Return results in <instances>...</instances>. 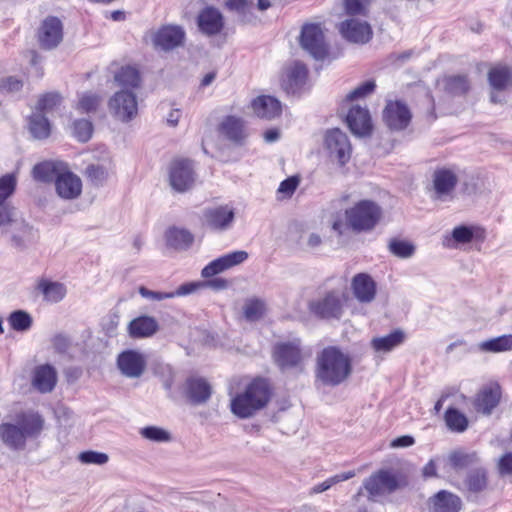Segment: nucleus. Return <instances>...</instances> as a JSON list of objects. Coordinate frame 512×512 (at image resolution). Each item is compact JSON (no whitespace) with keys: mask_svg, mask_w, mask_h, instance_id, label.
<instances>
[{"mask_svg":"<svg viewBox=\"0 0 512 512\" xmlns=\"http://www.w3.org/2000/svg\"><path fill=\"white\" fill-rule=\"evenodd\" d=\"M274 395V387L268 378H252L241 392L230 401L231 412L240 419H247L266 408Z\"/></svg>","mask_w":512,"mask_h":512,"instance_id":"nucleus-1","label":"nucleus"},{"mask_svg":"<svg viewBox=\"0 0 512 512\" xmlns=\"http://www.w3.org/2000/svg\"><path fill=\"white\" fill-rule=\"evenodd\" d=\"M352 373V360L337 346H327L317 355L315 377L322 384L337 386Z\"/></svg>","mask_w":512,"mask_h":512,"instance_id":"nucleus-2","label":"nucleus"},{"mask_svg":"<svg viewBox=\"0 0 512 512\" xmlns=\"http://www.w3.org/2000/svg\"><path fill=\"white\" fill-rule=\"evenodd\" d=\"M17 424H0V439L14 450L23 449L28 437H37L43 430L44 419L38 412L22 411L16 415Z\"/></svg>","mask_w":512,"mask_h":512,"instance_id":"nucleus-3","label":"nucleus"},{"mask_svg":"<svg viewBox=\"0 0 512 512\" xmlns=\"http://www.w3.org/2000/svg\"><path fill=\"white\" fill-rule=\"evenodd\" d=\"M407 485L408 479L405 474L394 473L390 469H379L363 482L368 500L372 502H376L380 497L391 494Z\"/></svg>","mask_w":512,"mask_h":512,"instance_id":"nucleus-4","label":"nucleus"},{"mask_svg":"<svg viewBox=\"0 0 512 512\" xmlns=\"http://www.w3.org/2000/svg\"><path fill=\"white\" fill-rule=\"evenodd\" d=\"M382 214L381 207L372 200H360L345 211L347 225L355 232L373 230Z\"/></svg>","mask_w":512,"mask_h":512,"instance_id":"nucleus-5","label":"nucleus"},{"mask_svg":"<svg viewBox=\"0 0 512 512\" xmlns=\"http://www.w3.org/2000/svg\"><path fill=\"white\" fill-rule=\"evenodd\" d=\"M310 356L300 338L277 342L272 349V359L281 370H304L305 361Z\"/></svg>","mask_w":512,"mask_h":512,"instance_id":"nucleus-6","label":"nucleus"},{"mask_svg":"<svg viewBox=\"0 0 512 512\" xmlns=\"http://www.w3.org/2000/svg\"><path fill=\"white\" fill-rule=\"evenodd\" d=\"M348 294L336 290L327 291L321 298L309 302L310 313L320 319H339L344 312Z\"/></svg>","mask_w":512,"mask_h":512,"instance_id":"nucleus-7","label":"nucleus"},{"mask_svg":"<svg viewBox=\"0 0 512 512\" xmlns=\"http://www.w3.org/2000/svg\"><path fill=\"white\" fill-rule=\"evenodd\" d=\"M36 39L42 50L56 49L64 39V24L53 15L45 17L37 28Z\"/></svg>","mask_w":512,"mask_h":512,"instance_id":"nucleus-8","label":"nucleus"},{"mask_svg":"<svg viewBox=\"0 0 512 512\" xmlns=\"http://www.w3.org/2000/svg\"><path fill=\"white\" fill-rule=\"evenodd\" d=\"M169 183L177 192L190 190L196 179L193 162L188 158L177 157L169 165Z\"/></svg>","mask_w":512,"mask_h":512,"instance_id":"nucleus-9","label":"nucleus"},{"mask_svg":"<svg viewBox=\"0 0 512 512\" xmlns=\"http://www.w3.org/2000/svg\"><path fill=\"white\" fill-rule=\"evenodd\" d=\"M299 40L301 47L314 58L322 60L328 55V47L320 24H304Z\"/></svg>","mask_w":512,"mask_h":512,"instance_id":"nucleus-10","label":"nucleus"},{"mask_svg":"<svg viewBox=\"0 0 512 512\" xmlns=\"http://www.w3.org/2000/svg\"><path fill=\"white\" fill-rule=\"evenodd\" d=\"M324 146L329 156L337 160L339 165H346L352 154V146L348 136L339 128L330 129L325 133Z\"/></svg>","mask_w":512,"mask_h":512,"instance_id":"nucleus-11","label":"nucleus"},{"mask_svg":"<svg viewBox=\"0 0 512 512\" xmlns=\"http://www.w3.org/2000/svg\"><path fill=\"white\" fill-rule=\"evenodd\" d=\"M382 117L390 130L402 131L410 125L412 113L404 101L389 100L383 109Z\"/></svg>","mask_w":512,"mask_h":512,"instance_id":"nucleus-12","label":"nucleus"},{"mask_svg":"<svg viewBox=\"0 0 512 512\" xmlns=\"http://www.w3.org/2000/svg\"><path fill=\"white\" fill-rule=\"evenodd\" d=\"M502 398V388L496 381L483 385L472 399L475 412L489 416L499 405Z\"/></svg>","mask_w":512,"mask_h":512,"instance_id":"nucleus-13","label":"nucleus"},{"mask_svg":"<svg viewBox=\"0 0 512 512\" xmlns=\"http://www.w3.org/2000/svg\"><path fill=\"white\" fill-rule=\"evenodd\" d=\"M110 112L123 122L133 119L138 112L136 95L133 91H118L108 101Z\"/></svg>","mask_w":512,"mask_h":512,"instance_id":"nucleus-14","label":"nucleus"},{"mask_svg":"<svg viewBox=\"0 0 512 512\" xmlns=\"http://www.w3.org/2000/svg\"><path fill=\"white\" fill-rule=\"evenodd\" d=\"M307 77L306 65L300 61H294L283 68L280 76L281 86L287 93H295L306 83Z\"/></svg>","mask_w":512,"mask_h":512,"instance_id":"nucleus-15","label":"nucleus"},{"mask_svg":"<svg viewBox=\"0 0 512 512\" xmlns=\"http://www.w3.org/2000/svg\"><path fill=\"white\" fill-rule=\"evenodd\" d=\"M342 36L353 43L365 44L372 39L373 31L367 21L355 18L346 19L339 25Z\"/></svg>","mask_w":512,"mask_h":512,"instance_id":"nucleus-16","label":"nucleus"},{"mask_svg":"<svg viewBox=\"0 0 512 512\" xmlns=\"http://www.w3.org/2000/svg\"><path fill=\"white\" fill-rule=\"evenodd\" d=\"M235 213L228 205L207 208L203 213V225L215 231L228 229L233 223Z\"/></svg>","mask_w":512,"mask_h":512,"instance_id":"nucleus-17","label":"nucleus"},{"mask_svg":"<svg viewBox=\"0 0 512 512\" xmlns=\"http://www.w3.org/2000/svg\"><path fill=\"white\" fill-rule=\"evenodd\" d=\"M486 229L479 225H459L456 226L450 237L445 238L447 247H456L459 244H468L472 241L483 243L486 240Z\"/></svg>","mask_w":512,"mask_h":512,"instance_id":"nucleus-18","label":"nucleus"},{"mask_svg":"<svg viewBox=\"0 0 512 512\" xmlns=\"http://www.w3.org/2000/svg\"><path fill=\"white\" fill-rule=\"evenodd\" d=\"M217 130L220 135L237 145H243L248 137L245 120L233 115L225 116Z\"/></svg>","mask_w":512,"mask_h":512,"instance_id":"nucleus-19","label":"nucleus"},{"mask_svg":"<svg viewBox=\"0 0 512 512\" xmlns=\"http://www.w3.org/2000/svg\"><path fill=\"white\" fill-rule=\"evenodd\" d=\"M184 40L185 31L179 25H162L153 37L155 47L164 51H170L182 46Z\"/></svg>","mask_w":512,"mask_h":512,"instance_id":"nucleus-20","label":"nucleus"},{"mask_svg":"<svg viewBox=\"0 0 512 512\" xmlns=\"http://www.w3.org/2000/svg\"><path fill=\"white\" fill-rule=\"evenodd\" d=\"M247 258L248 253L242 250L225 254L207 264L202 269L201 276L206 279L214 277L234 266L243 263Z\"/></svg>","mask_w":512,"mask_h":512,"instance_id":"nucleus-21","label":"nucleus"},{"mask_svg":"<svg viewBox=\"0 0 512 512\" xmlns=\"http://www.w3.org/2000/svg\"><path fill=\"white\" fill-rule=\"evenodd\" d=\"M351 290L358 302L367 304L375 300L377 284L368 273H357L351 280Z\"/></svg>","mask_w":512,"mask_h":512,"instance_id":"nucleus-22","label":"nucleus"},{"mask_svg":"<svg viewBox=\"0 0 512 512\" xmlns=\"http://www.w3.org/2000/svg\"><path fill=\"white\" fill-rule=\"evenodd\" d=\"M117 365L123 375L130 378H138L145 371L146 359L140 352L126 350L119 354Z\"/></svg>","mask_w":512,"mask_h":512,"instance_id":"nucleus-23","label":"nucleus"},{"mask_svg":"<svg viewBox=\"0 0 512 512\" xmlns=\"http://www.w3.org/2000/svg\"><path fill=\"white\" fill-rule=\"evenodd\" d=\"M222 13L213 6L203 8L197 16L199 30L207 36H215L224 28Z\"/></svg>","mask_w":512,"mask_h":512,"instance_id":"nucleus-24","label":"nucleus"},{"mask_svg":"<svg viewBox=\"0 0 512 512\" xmlns=\"http://www.w3.org/2000/svg\"><path fill=\"white\" fill-rule=\"evenodd\" d=\"M346 122L351 132L358 136H369L373 129L369 111L358 105L349 109Z\"/></svg>","mask_w":512,"mask_h":512,"instance_id":"nucleus-25","label":"nucleus"},{"mask_svg":"<svg viewBox=\"0 0 512 512\" xmlns=\"http://www.w3.org/2000/svg\"><path fill=\"white\" fill-rule=\"evenodd\" d=\"M430 512H460L462 509L461 498L447 490H440L427 501Z\"/></svg>","mask_w":512,"mask_h":512,"instance_id":"nucleus-26","label":"nucleus"},{"mask_svg":"<svg viewBox=\"0 0 512 512\" xmlns=\"http://www.w3.org/2000/svg\"><path fill=\"white\" fill-rule=\"evenodd\" d=\"M432 183L436 198L441 199L453 193L458 184V176L450 168H437L433 173Z\"/></svg>","mask_w":512,"mask_h":512,"instance_id":"nucleus-27","label":"nucleus"},{"mask_svg":"<svg viewBox=\"0 0 512 512\" xmlns=\"http://www.w3.org/2000/svg\"><path fill=\"white\" fill-rule=\"evenodd\" d=\"M114 81L122 91H133L141 87L142 75L138 65L125 64L114 71Z\"/></svg>","mask_w":512,"mask_h":512,"instance_id":"nucleus-28","label":"nucleus"},{"mask_svg":"<svg viewBox=\"0 0 512 512\" xmlns=\"http://www.w3.org/2000/svg\"><path fill=\"white\" fill-rule=\"evenodd\" d=\"M465 491L469 494L480 495L490 489L489 471L479 466L468 471L464 478Z\"/></svg>","mask_w":512,"mask_h":512,"instance_id":"nucleus-29","label":"nucleus"},{"mask_svg":"<svg viewBox=\"0 0 512 512\" xmlns=\"http://www.w3.org/2000/svg\"><path fill=\"white\" fill-rule=\"evenodd\" d=\"M58 195L64 199H75L82 191L81 179L71 171L61 172L55 180Z\"/></svg>","mask_w":512,"mask_h":512,"instance_id":"nucleus-30","label":"nucleus"},{"mask_svg":"<svg viewBox=\"0 0 512 512\" xmlns=\"http://www.w3.org/2000/svg\"><path fill=\"white\" fill-rule=\"evenodd\" d=\"M160 326L155 317L141 315L128 324V334L133 339H143L152 337L159 330Z\"/></svg>","mask_w":512,"mask_h":512,"instance_id":"nucleus-31","label":"nucleus"},{"mask_svg":"<svg viewBox=\"0 0 512 512\" xmlns=\"http://www.w3.org/2000/svg\"><path fill=\"white\" fill-rule=\"evenodd\" d=\"M186 396L192 404L206 403L212 395L210 383L202 377H190L186 380Z\"/></svg>","mask_w":512,"mask_h":512,"instance_id":"nucleus-32","label":"nucleus"},{"mask_svg":"<svg viewBox=\"0 0 512 512\" xmlns=\"http://www.w3.org/2000/svg\"><path fill=\"white\" fill-rule=\"evenodd\" d=\"M251 108L257 117L267 120L280 116L282 112L281 103L269 95H261L253 99Z\"/></svg>","mask_w":512,"mask_h":512,"instance_id":"nucleus-33","label":"nucleus"},{"mask_svg":"<svg viewBox=\"0 0 512 512\" xmlns=\"http://www.w3.org/2000/svg\"><path fill=\"white\" fill-rule=\"evenodd\" d=\"M57 383L56 370L49 364L37 366L33 373L32 384L41 393L51 392Z\"/></svg>","mask_w":512,"mask_h":512,"instance_id":"nucleus-34","label":"nucleus"},{"mask_svg":"<svg viewBox=\"0 0 512 512\" xmlns=\"http://www.w3.org/2000/svg\"><path fill=\"white\" fill-rule=\"evenodd\" d=\"M487 76L490 86L497 91H504L512 86V67L506 64L497 63L491 66Z\"/></svg>","mask_w":512,"mask_h":512,"instance_id":"nucleus-35","label":"nucleus"},{"mask_svg":"<svg viewBox=\"0 0 512 512\" xmlns=\"http://www.w3.org/2000/svg\"><path fill=\"white\" fill-rule=\"evenodd\" d=\"M442 83L445 93L451 96H465L471 89V82L466 74L446 75Z\"/></svg>","mask_w":512,"mask_h":512,"instance_id":"nucleus-36","label":"nucleus"},{"mask_svg":"<svg viewBox=\"0 0 512 512\" xmlns=\"http://www.w3.org/2000/svg\"><path fill=\"white\" fill-rule=\"evenodd\" d=\"M61 168L66 169V165L62 162L42 161L33 167L32 176L38 182L50 183L56 180Z\"/></svg>","mask_w":512,"mask_h":512,"instance_id":"nucleus-37","label":"nucleus"},{"mask_svg":"<svg viewBox=\"0 0 512 512\" xmlns=\"http://www.w3.org/2000/svg\"><path fill=\"white\" fill-rule=\"evenodd\" d=\"M28 130L35 139L44 140L51 134V124L46 115L33 111L28 117Z\"/></svg>","mask_w":512,"mask_h":512,"instance_id":"nucleus-38","label":"nucleus"},{"mask_svg":"<svg viewBox=\"0 0 512 512\" xmlns=\"http://www.w3.org/2000/svg\"><path fill=\"white\" fill-rule=\"evenodd\" d=\"M448 465L455 471L466 469L479 462V456L477 452H467L463 449H456L449 453Z\"/></svg>","mask_w":512,"mask_h":512,"instance_id":"nucleus-39","label":"nucleus"},{"mask_svg":"<svg viewBox=\"0 0 512 512\" xmlns=\"http://www.w3.org/2000/svg\"><path fill=\"white\" fill-rule=\"evenodd\" d=\"M405 340V333L396 329L383 337H376L371 340L372 348L377 352H389L401 345Z\"/></svg>","mask_w":512,"mask_h":512,"instance_id":"nucleus-40","label":"nucleus"},{"mask_svg":"<svg viewBox=\"0 0 512 512\" xmlns=\"http://www.w3.org/2000/svg\"><path fill=\"white\" fill-rule=\"evenodd\" d=\"M103 97L101 94L86 91L78 96L75 109L81 114L96 113L102 106Z\"/></svg>","mask_w":512,"mask_h":512,"instance_id":"nucleus-41","label":"nucleus"},{"mask_svg":"<svg viewBox=\"0 0 512 512\" xmlns=\"http://www.w3.org/2000/svg\"><path fill=\"white\" fill-rule=\"evenodd\" d=\"M166 241L176 249H187L193 244L194 236L187 229L171 227L166 232Z\"/></svg>","mask_w":512,"mask_h":512,"instance_id":"nucleus-42","label":"nucleus"},{"mask_svg":"<svg viewBox=\"0 0 512 512\" xmlns=\"http://www.w3.org/2000/svg\"><path fill=\"white\" fill-rule=\"evenodd\" d=\"M224 6L227 10L237 13L240 21L244 24L250 23L256 18L253 14V0H226Z\"/></svg>","mask_w":512,"mask_h":512,"instance_id":"nucleus-43","label":"nucleus"},{"mask_svg":"<svg viewBox=\"0 0 512 512\" xmlns=\"http://www.w3.org/2000/svg\"><path fill=\"white\" fill-rule=\"evenodd\" d=\"M37 289L43 294L45 300L50 302H59L66 294V288L63 284L44 278L38 281Z\"/></svg>","mask_w":512,"mask_h":512,"instance_id":"nucleus-44","label":"nucleus"},{"mask_svg":"<svg viewBox=\"0 0 512 512\" xmlns=\"http://www.w3.org/2000/svg\"><path fill=\"white\" fill-rule=\"evenodd\" d=\"M447 428L456 433H463L469 426V420L464 413L454 407H449L444 413Z\"/></svg>","mask_w":512,"mask_h":512,"instance_id":"nucleus-45","label":"nucleus"},{"mask_svg":"<svg viewBox=\"0 0 512 512\" xmlns=\"http://www.w3.org/2000/svg\"><path fill=\"white\" fill-rule=\"evenodd\" d=\"M63 101L59 92H45L39 95L34 111L46 115L58 109Z\"/></svg>","mask_w":512,"mask_h":512,"instance_id":"nucleus-46","label":"nucleus"},{"mask_svg":"<svg viewBox=\"0 0 512 512\" xmlns=\"http://www.w3.org/2000/svg\"><path fill=\"white\" fill-rule=\"evenodd\" d=\"M482 352L501 353L512 350V335L505 334L479 343Z\"/></svg>","mask_w":512,"mask_h":512,"instance_id":"nucleus-47","label":"nucleus"},{"mask_svg":"<svg viewBox=\"0 0 512 512\" xmlns=\"http://www.w3.org/2000/svg\"><path fill=\"white\" fill-rule=\"evenodd\" d=\"M373 0H343V8L350 17H367Z\"/></svg>","mask_w":512,"mask_h":512,"instance_id":"nucleus-48","label":"nucleus"},{"mask_svg":"<svg viewBox=\"0 0 512 512\" xmlns=\"http://www.w3.org/2000/svg\"><path fill=\"white\" fill-rule=\"evenodd\" d=\"M266 312L265 302L258 298H250L246 300L243 313L247 320L257 321L261 319Z\"/></svg>","mask_w":512,"mask_h":512,"instance_id":"nucleus-49","label":"nucleus"},{"mask_svg":"<svg viewBox=\"0 0 512 512\" xmlns=\"http://www.w3.org/2000/svg\"><path fill=\"white\" fill-rule=\"evenodd\" d=\"M7 320L11 329L20 332L29 330L33 323L30 314L24 310L13 311Z\"/></svg>","mask_w":512,"mask_h":512,"instance_id":"nucleus-50","label":"nucleus"},{"mask_svg":"<svg viewBox=\"0 0 512 512\" xmlns=\"http://www.w3.org/2000/svg\"><path fill=\"white\" fill-rule=\"evenodd\" d=\"M355 476H356V472L354 470L336 474L334 476L327 478L322 483H319V484L315 485L314 487H312L310 490V494L313 495V494L322 493V492L330 489L333 485L338 484L343 481H346V480H349Z\"/></svg>","mask_w":512,"mask_h":512,"instance_id":"nucleus-51","label":"nucleus"},{"mask_svg":"<svg viewBox=\"0 0 512 512\" xmlns=\"http://www.w3.org/2000/svg\"><path fill=\"white\" fill-rule=\"evenodd\" d=\"M93 125L86 119L75 120L72 124V134L79 142H88L93 134Z\"/></svg>","mask_w":512,"mask_h":512,"instance_id":"nucleus-52","label":"nucleus"},{"mask_svg":"<svg viewBox=\"0 0 512 512\" xmlns=\"http://www.w3.org/2000/svg\"><path fill=\"white\" fill-rule=\"evenodd\" d=\"M390 252L399 258H409L415 252V247L412 243L400 239H391L389 242Z\"/></svg>","mask_w":512,"mask_h":512,"instance_id":"nucleus-53","label":"nucleus"},{"mask_svg":"<svg viewBox=\"0 0 512 512\" xmlns=\"http://www.w3.org/2000/svg\"><path fill=\"white\" fill-rule=\"evenodd\" d=\"M140 435L153 442H169L171 435L168 431L157 426H147L140 430Z\"/></svg>","mask_w":512,"mask_h":512,"instance_id":"nucleus-54","label":"nucleus"},{"mask_svg":"<svg viewBox=\"0 0 512 512\" xmlns=\"http://www.w3.org/2000/svg\"><path fill=\"white\" fill-rule=\"evenodd\" d=\"M376 83L374 80H367L360 85H358L355 89H353L350 93H348L345 97V101L352 102L357 99H362L372 94L375 91Z\"/></svg>","mask_w":512,"mask_h":512,"instance_id":"nucleus-55","label":"nucleus"},{"mask_svg":"<svg viewBox=\"0 0 512 512\" xmlns=\"http://www.w3.org/2000/svg\"><path fill=\"white\" fill-rule=\"evenodd\" d=\"M86 178L94 185L102 184L108 177L107 169L98 164H90L85 170Z\"/></svg>","mask_w":512,"mask_h":512,"instance_id":"nucleus-56","label":"nucleus"},{"mask_svg":"<svg viewBox=\"0 0 512 512\" xmlns=\"http://www.w3.org/2000/svg\"><path fill=\"white\" fill-rule=\"evenodd\" d=\"M17 185L14 174H5L0 177V201H5L13 195Z\"/></svg>","mask_w":512,"mask_h":512,"instance_id":"nucleus-57","label":"nucleus"},{"mask_svg":"<svg viewBox=\"0 0 512 512\" xmlns=\"http://www.w3.org/2000/svg\"><path fill=\"white\" fill-rule=\"evenodd\" d=\"M78 459L84 464L103 465L108 462L109 458L106 453L89 450L81 452Z\"/></svg>","mask_w":512,"mask_h":512,"instance_id":"nucleus-58","label":"nucleus"},{"mask_svg":"<svg viewBox=\"0 0 512 512\" xmlns=\"http://www.w3.org/2000/svg\"><path fill=\"white\" fill-rule=\"evenodd\" d=\"M299 183L300 178L298 176H290L280 183L278 193L283 194L286 198H290L296 191Z\"/></svg>","mask_w":512,"mask_h":512,"instance_id":"nucleus-59","label":"nucleus"},{"mask_svg":"<svg viewBox=\"0 0 512 512\" xmlns=\"http://www.w3.org/2000/svg\"><path fill=\"white\" fill-rule=\"evenodd\" d=\"M497 471L500 476L512 475V452H506L497 461Z\"/></svg>","mask_w":512,"mask_h":512,"instance_id":"nucleus-60","label":"nucleus"},{"mask_svg":"<svg viewBox=\"0 0 512 512\" xmlns=\"http://www.w3.org/2000/svg\"><path fill=\"white\" fill-rule=\"evenodd\" d=\"M14 221V207L5 201H0V226Z\"/></svg>","mask_w":512,"mask_h":512,"instance_id":"nucleus-61","label":"nucleus"},{"mask_svg":"<svg viewBox=\"0 0 512 512\" xmlns=\"http://www.w3.org/2000/svg\"><path fill=\"white\" fill-rule=\"evenodd\" d=\"M1 87L9 93L19 92L23 88V81L15 76H9L2 80Z\"/></svg>","mask_w":512,"mask_h":512,"instance_id":"nucleus-62","label":"nucleus"},{"mask_svg":"<svg viewBox=\"0 0 512 512\" xmlns=\"http://www.w3.org/2000/svg\"><path fill=\"white\" fill-rule=\"evenodd\" d=\"M138 291L142 297L148 298V299H153V300H163V299L174 297V294L171 292L170 293L156 292V291L149 290L144 286L139 287Z\"/></svg>","mask_w":512,"mask_h":512,"instance_id":"nucleus-63","label":"nucleus"},{"mask_svg":"<svg viewBox=\"0 0 512 512\" xmlns=\"http://www.w3.org/2000/svg\"><path fill=\"white\" fill-rule=\"evenodd\" d=\"M415 443V439L410 435H403L393 439L390 443L392 448L410 447Z\"/></svg>","mask_w":512,"mask_h":512,"instance_id":"nucleus-64","label":"nucleus"}]
</instances>
